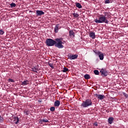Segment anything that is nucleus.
<instances>
[{
  "label": "nucleus",
  "mask_w": 128,
  "mask_h": 128,
  "mask_svg": "<svg viewBox=\"0 0 128 128\" xmlns=\"http://www.w3.org/2000/svg\"><path fill=\"white\" fill-rule=\"evenodd\" d=\"M62 42L63 38H57L56 39V40L51 38H48L46 40V44L48 46H54L58 48V49H62L64 48V46L62 45Z\"/></svg>",
  "instance_id": "1"
},
{
  "label": "nucleus",
  "mask_w": 128,
  "mask_h": 128,
  "mask_svg": "<svg viewBox=\"0 0 128 128\" xmlns=\"http://www.w3.org/2000/svg\"><path fill=\"white\" fill-rule=\"evenodd\" d=\"M94 22H95L96 24H108V20L106 19V17L104 16V15L102 14L100 15V17H98V18L95 19V20H94Z\"/></svg>",
  "instance_id": "2"
},
{
  "label": "nucleus",
  "mask_w": 128,
  "mask_h": 128,
  "mask_svg": "<svg viewBox=\"0 0 128 128\" xmlns=\"http://www.w3.org/2000/svg\"><path fill=\"white\" fill-rule=\"evenodd\" d=\"M92 106V102L90 99H86L85 101H82L81 104V107L84 108H88V106Z\"/></svg>",
  "instance_id": "3"
},
{
  "label": "nucleus",
  "mask_w": 128,
  "mask_h": 128,
  "mask_svg": "<svg viewBox=\"0 0 128 128\" xmlns=\"http://www.w3.org/2000/svg\"><path fill=\"white\" fill-rule=\"evenodd\" d=\"M94 52H95L96 54L98 56V58H100V60H104V54L102 53V52H100V51L96 50L94 51Z\"/></svg>",
  "instance_id": "4"
},
{
  "label": "nucleus",
  "mask_w": 128,
  "mask_h": 128,
  "mask_svg": "<svg viewBox=\"0 0 128 128\" xmlns=\"http://www.w3.org/2000/svg\"><path fill=\"white\" fill-rule=\"evenodd\" d=\"M100 73H101L102 77H106L108 75V72H107L106 68H102L101 70H100Z\"/></svg>",
  "instance_id": "5"
},
{
  "label": "nucleus",
  "mask_w": 128,
  "mask_h": 128,
  "mask_svg": "<svg viewBox=\"0 0 128 128\" xmlns=\"http://www.w3.org/2000/svg\"><path fill=\"white\" fill-rule=\"evenodd\" d=\"M94 96H95L96 98H97V99L100 100H103L104 98H105V96L102 94H94Z\"/></svg>",
  "instance_id": "6"
},
{
  "label": "nucleus",
  "mask_w": 128,
  "mask_h": 128,
  "mask_svg": "<svg viewBox=\"0 0 128 128\" xmlns=\"http://www.w3.org/2000/svg\"><path fill=\"white\" fill-rule=\"evenodd\" d=\"M68 58L70 59V60H76L78 58V54H73V55H70L68 54Z\"/></svg>",
  "instance_id": "7"
},
{
  "label": "nucleus",
  "mask_w": 128,
  "mask_h": 128,
  "mask_svg": "<svg viewBox=\"0 0 128 128\" xmlns=\"http://www.w3.org/2000/svg\"><path fill=\"white\" fill-rule=\"evenodd\" d=\"M60 28H61V26H60V24H56L54 28V32L58 33V30H60Z\"/></svg>",
  "instance_id": "8"
},
{
  "label": "nucleus",
  "mask_w": 128,
  "mask_h": 128,
  "mask_svg": "<svg viewBox=\"0 0 128 128\" xmlns=\"http://www.w3.org/2000/svg\"><path fill=\"white\" fill-rule=\"evenodd\" d=\"M36 16H43L44 13L42 10H36Z\"/></svg>",
  "instance_id": "9"
},
{
  "label": "nucleus",
  "mask_w": 128,
  "mask_h": 128,
  "mask_svg": "<svg viewBox=\"0 0 128 128\" xmlns=\"http://www.w3.org/2000/svg\"><path fill=\"white\" fill-rule=\"evenodd\" d=\"M114 117H110L108 119V122L110 124H112L114 122Z\"/></svg>",
  "instance_id": "10"
},
{
  "label": "nucleus",
  "mask_w": 128,
  "mask_h": 128,
  "mask_svg": "<svg viewBox=\"0 0 128 128\" xmlns=\"http://www.w3.org/2000/svg\"><path fill=\"white\" fill-rule=\"evenodd\" d=\"M60 105V101L58 100H56L54 102V106L56 107L59 106Z\"/></svg>",
  "instance_id": "11"
},
{
  "label": "nucleus",
  "mask_w": 128,
  "mask_h": 128,
  "mask_svg": "<svg viewBox=\"0 0 128 128\" xmlns=\"http://www.w3.org/2000/svg\"><path fill=\"white\" fill-rule=\"evenodd\" d=\"M30 68L31 70H32V72L38 73V68H36V66L31 67Z\"/></svg>",
  "instance_id": "12"
},
{
  "label": "nucleus",
  "mask_w": 128,
  "mask_h": 128,
  "mask_svg": "<svg viewBox=\"0 0 128 128\" xmlns=\"http://www.w3.org/2000/svg\"><path fill=\"white\" fill-rule=\"evenodd\" d=\"M28 84H29V81L28 80H24V82H22V86H26Z\"/></svg>",
  "instance_id": "13"
},
{
  "label": "nucleus",
  "mask_w": 128,
  "mask_h": 128,
  "mask_svg": "<svg viewBox=\"0 0 128 128\" xmlns=\"http://www.w3.org/2000/svg\"><path fill=\"white\" fill-rule=\"evenodd\" d=\"M75 4L76 6V7L78 8H82V6L80 3L76 2Z\"/></svg>",
  "instance_id": "14"
},
{
  "label": "nucleus",
  "mask_w": 128,
  "mask_h": 128,
  "mask_svg": "<svg viewBox=\"0 0 128 128\" xmlns=\"http://www.w3.org/2000/svg\"><path fill=\"white\" fill-rule=\"evenodd\" d=\"M95 33L94 32H90V37L91 38H92V39H94L95 38Z\"/></svg>",
  "instance_id": "15"
},
{
  "label": "nucleus",
  "mask_w": 128,
  "mask_h": 128,
  "mask_svg": "<svg viewBox=\"0 0 128 128\" xmlns=\"http://www.w3.org/2000/svg\"><path fill=\"white\" fill-rule=\"evenodd\" d=\"M74 35L75 34H74V32L73 30L69 31V36H73L74 37Z\"/></svg>",
  "instance_id": "16"
},
{
  "label": "nucleus",
  "mask_w": 128,
  "mask_h": 128,
  "mask_svg": "<svg viewBox=\"0 0 128 128\" xmlns=\"http://www.w3.org/2000/svg\"><path fill=\"white\" fill-rule=\"evenodd\" d=\"M84 78L86 80H89L90 78V76L89 74H86L84 75Z\"/></svg>",
  "instance_id": "17"
},
{
  "label": "nucleus",
  "mask_w": 128,
  "mask_h": 128,
  "mask_svg": "<svg viewBox=\"0 0 128 128\" xmlns=\"http://www.w3.org/2000/svg\"><path fill=\"white\" fill-rule=\"evenodd\" d=\"M68 71H69V70L68 68H66V67H64V68H63V70H62V72H66Z\"/></svg>",
  "instance_id": "18"
},
{
  "label": "nucleus",
  "mask_w": 128,
  "mask_h": 128,
  "mask_svg": "<svg viewBox=\"0 0 128 128\" xmlns=\"http://www.w3.org/2000/svg\"><path fill=\"white\" fill-rule=\"evenodd\" d=\"M40 122H48V120H47L46 119H42L41 120H40Z\"/></svg>",
  "instance_id": "19"
},
{
  "label": "nucleus",
  "mask_w": 128,
  "mask_h": 128,
  "mask_svg": "<svg viewBox=\"0 0 128 128\" xmlns=\"http://www.w3.org/2000/svg\"><path fill=\"white\" fill-rule=\"evenodd\" d=\"M10 8H16V4L14 2H12V4H10Z\"/></svg>",
  "instance_id": "20"
},
{
  "label": "nucleus",
  "mask_w": 128,
  "mask_h": 128,
  "mask_svg": "<svg viewBox=\"0 0 128 128\" xmlns=\"http://www.w3.org/2000/svg\"><path fill=\"white\" fill-rule=\"evenodd\" d=\"M94 74H95V75H99V71L98 70H94Z\"/></svg>",
  "instance_id": "21"
},
{
  "label": "nucleus",
  "mask_w": 128,
  "mask_h": 128,
  "mask_svg": "<svg viewBox=\"0 0 128 128\" xmlns=\"http://www.w3.org/2000/svg\"><path fill=\"white\" fill-rule=\"evenodd\" d=\"M4 122V118L0 115V123H2Z\"/></svg>",
  "instance_id": "22"
},
{
  "label": "nucleus",
  "mask_w": 128,
  "mask_h": 128,
  "mask_svg": "<svg viewBox=\"0 0 128 128\" xmlns=\"http://www.w3.org/2000/svg\"><path fill=\"white\" fill-rule=\"evenodd\" d=\"M73 16L74 18H78L79 15H78V14L76 13H73Z\"/></svg>",
  "instance_id": "23"
},
{
  "label": "nucleus",
  "mask_w": 128,
  "mask_h": 128,
  "mask_svg": "<svg viewBox=\"0 0 128 128\" xmlns=\"http://www.w3.org/2000/svg\"><path fill=\"white\" fill-rule=\"evenodd\" d=\"M15 120H16V122H15V124H18L19 122L18 117H15Z\"/></svg>",
  "instance_id": "24"
},
{
  "label": "nucleus",
  "mask_w": 128,
  "mask_h": 128,
  "mask_svg": "<svg viewBox=\"0 0 128 128\" xmlns=\"http://www.w3.org/2000/svg\"><path fill=\"white\" fill-rule=\"evenodd\" d=\"M48 66H50V68H51L52 69L54 68V66H53L52 64H50V62H48Z\"/></svg>",
  "instance_id": "25"
},
{
  "label": "nucleus",
  "mask_w": 128,
  "mask_h": 128,
  "mask_svg": "<svg viewBox=\"0 0 128 128\" xmlns=\"http://www.w3.org/2000/svg\"><path fill=\"white\" fill-rule=\"evenodd\" d=\"M4 32L2 30H0V34L3 35L4 34Z\"/></svg>",
  "instance_id": "26"
},
{
  "label": "nucleus",
  "mask_w": 128,
  "mask_h": 128,
  "mask_svg": "<svg viewBox=\"0 0 128 128\" xmlns=\"http://www.w3.org/2000/svg\"><path fill=\"white\" fill-rule=\"evenodd\" d=\"M50 110L51 112H54V107L52 106L51 108H50Z\"/></svg>",
  "instance_id": "27"
},
{
  "label": "nucleus",
  "mask_w": 128,
  "mask_h": 128,
  "mask_svg": "<svg viewBox=\"0 0 128 128\" xmlns=\"http://www.w3.org/2000/svg\"><path fill=\"white\" fill-rule=\"evenodd\" d=\"M103 14H104V16H104L105 17H106V16H108V13L107 12H103Z\"/></svg>",
  "instance_id": "28"
},
{
  "label": "nucleus",
  "mask_w": 128,
  "mask_h": 128,
  "mask_svg": "<svg viewBox=\"0 0 128 128\" xmlns=\"http://www.w3.org/2000/svg\"><path fill=\"white\" fill-rule=\"evenodd\" d=\"M9 82H14V80L12 79H8Z\"/></svg>",
  "instance_id": "29"
},
{
  "label": "nucleus",
  "mask_w": 128,
  "mask_h": 128,
  "mask_svg": "<svg viewBox=\"0 0 128 128\" xmlns=\"http://www.w3.org/2000/svg\"><path fill=\"white\" fill-rule=\"evenodd\" d=\"M110 0H105V4H110Z\"/></svg>",
  "instance_id": "30"
},
{
  "label": "nucleus",
  "mask_w": 128,
  "mask_h": 128,
  "mask_svg": "<svg viewBox=\"0 0 128 128\" xmlns=\"http://www.w3.org/2000/svg\"><path fill=\"white\" fill-rule=\"evenodd\" d=\"M94 126H96V127H98V124L97 122H95V123H94Z\"/></svg>",
  "instance_id": "31"
},
{
  "label": "nucleus",
  "mask_w": 128,
  "mask_h": 128,
  "mask_svg": "<svg viewBox=\"0 0 128 128\" xmlns=\"http://www.w3.org/2000/svg\"><path fill=\"white\" fill-rule=\"evenodd\" d=\"M123 95L126 98L128 97V94H126L125 92H123Z\"/></svg>",
  "instance_id": "32"
},
{
  "label": "nucleus",
  "mask_w": 128,
  "mask_h": 128,
  "mask_svg": "<svg viewBox=\"0 0 128 128\" xmlns=\"http://www.w3.org/2000/svg\"><path fill=\"white\" fill-rule=\"evenodd\" d=\"M26 115L28 116V113H26Z\"/></svg>",
  "instance_id": "33"
}]
</instances>
